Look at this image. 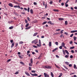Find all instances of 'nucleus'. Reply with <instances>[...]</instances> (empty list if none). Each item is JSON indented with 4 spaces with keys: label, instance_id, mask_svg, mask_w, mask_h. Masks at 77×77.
Masks as SVG:
<instances>
[{
    "label": "nucleus",
    "instance_id": "16",
    "mask_svg": "<svg viewBox=\"0 0 77 77\" xmlns=\"http://www.w3.org/2000/svg\"><path fill=\"white\" fill-rule=\"evenodd\" d=\"M61 45L62 47H64V46L65 45V43L63 42L61 44Z\"/></svg>",
    "mask_w": 77,
    "mask_h": 77
},
{
    "label": "nucleus",
    "instance_id": "48",
    "mask_svg": "<svg viewBox=\"0 0 77 77\" xmlns=\"http://www.w3.org/2000/svg\"><path fill=\"white\" fill-rule=\"evenodd\" d=\"M73 35H74V34H72L70 35V37H72V36H73Z\"/></svg>",
    "mask_w": 77,
    "mask_h": 77
},
{
    "label": "nucleus",
    "instance_id": "39",
    "mask_svg": "<svg viewBox=\"0 0 77 77\" xmlns=\"http://www.w3.org/2000/svg\"><path fill=\"white\" fill-rule=\"evenodd\" d=\"M63 30H62L61 31V32L60 33H61V34H62V33H63Z\"/></svg>",
    "mask_w": 77,
    "mask_h": 77
},
{
    "label": "nucleus",
    "instance_id": "12",
    "mask_svg": "<svg viewBox=\"0 0 77 77\" xmlns=\"http://www.w3.org/2000/svg\"><path fill=\"white\" fill-rule=\"evenodd\" d=\"M12 45H11V48H13L14 46V43L13 42L12 43Z\"/></svg>",
    "mask_w": 77,
    "mask_h": 77
},
{
    "label": "nucleus",
    "instance_id": "10",
    "mask_svg": "<svg viewBox=\"0 0 77 77\" xmlns=\"http://www.w3.org/2000/svg\"><path fill=\"white\" fill-rule=\"evenodd\" d=\"M58 20L60 21H62V20H64V19L63 18H59Z\"/></svg>",
    "mask_w": 77,
    "mask_h": 77
},
{
    "label": "nucleus",
    "instance_id": "64",
    "mask_svg": "<svg viewBox=\"0 0 77 77\" xmlns=\"http://www.w3.org/2000/svg\"><path fill=\"white\" fill-rule=\"evenodd\" d=\"M74 8L75 9H77V7H74Z\"/></svg>",
    "mask_w": 77,
    "mask_h": 77
},
{
    "label": "nucleus",
    "instance_id": "63",
    "mask_svg": "<svg viewBox=\"0 0 77 77\" xmlns=\"http://www.w3.org/2000/svg\"><path fill=\"white\" fill-rule=\"evenodd\" d=\"M33 4L35 5H37V4L35 2H34Z\"/></svg>",
    "mask_w": 77,
    "mask_h": 77
},
{
    "label": "nucleus",
    "instance_id": "15",
    "mask_svg": "<svg viewBox=\"0 0 77 77\" xmlns=\"http://www.w3.org/2000/svg\"><path fill=\"white\" fill-rule=\"evenodd\" d=\"M37 35H38V32H35L33 36H36Z\"/></svg>",
    "mask_w": 77,
    "mask_h": 77
},
{
    "label": "nucleus",
    "instance_id": "8",
    "mask_svg": "<svg viewBox=\"0 0 77 77\" xmlns=\"http://www.w3.org/2000/svg\"><path fill=\"white\" fill-rule=\"evenodd\" d=\"M25 74H26V75H27L28 76H30V74L29 73L27 72H25Z\"/></svg>",
    "mask_w": 77,
    "mask_h": 77
},
{
    "label": "nucleus",
    "instance_id": "41",
    "mask_svg": "<svg viewBox=\"0 0 77 77\" xmlns=\"http://www.w3.org/2000/svg\"><path fill=\"white\" fill-rule=\"evenodd\" d=\"M72 65L71 64H70L69 65V67H72Z\"/></svg>",
    "mask_w": 77,
    "mask_h": 77
},
{
    "label": "nucleus",
    "instance_id": "22",
    "mask_svg": "<svg viewBox=\"0 0 77 77\" xmlns=\"http://www.w3.org/2000/svg\"><path fill=\"white\" fill-rule=\"evenodd\" d=\"M14 3L15 4H17V5H19V2H17L15 1L14 2Z\"/></svg>",
    "mask_w": 77,
    "mask_h": 77
},
{
    "label": "nucleus",
    "instance_id": "36",
    "mask_svg": "<svg viewBox=\"0 0 77 77\" xmlns=\"http://www.w3.org/2000/svg\"><path fill=\"white\" fill-rule=\"evenodd\" d=\"M30 10V8L29 7H28V12H29V11Z\"/></svg>",
    "mask_w": 77,
    "mask_h": 77
},
{
    "label": "nucleus",
    "instance_id": "30",
    "mask_svg": "<svg viewBox=\"0 0 77 77\" xmlns=\"http://www.w3.org/2000/svg\"><path fill=\"white\" fill-rule=\"evenodd\" d=\"M65 25H67V24H68V22H67V21H65Z\"/></svg>",
    "mask_w": 77,
    "mask_h": 77
},
{
    "label": "nucleus",
    "instance_id": "27",
    "mask_svg": "<svg viewBox=\"0 0 77 77\" xmlns=\"http://www.w3.org/2000/svg\"><path fill=\"white\" fill-rule=\"evenodd\" d=\"M53 11H54V12H56V11L58 12V11H59V10H58L54 9L53 10Z\"/></svg>",
    "mask_w": 77,
    "mask_h": 77
},
{
    "label": "nucleus",
    "instance_id": "42",
    "mask_svg": "<svg viewBox=\"0 0 77 77\" xmlns=\"http://www.w3.org/2000/svg\"><path fill=\"white\" fill-rule=\"evenodd\" d=\"M33 47L34 48H37L38 47H37L35 45H34L33 46Z\"/></svg>",
    "mask_w": 77,
    "mask_h": 77
},
{
    "label": "nucleus",
    "instance_id": "34",
    "mask_svg": "<svg viewBox=\"0 0 77 77\" xmlns=\"http://www.w3.org/2000/svg\"><path fill=\"white\" fill-rule=\"evenodd\" d=\"M53 1H50L49 2L50 5H52L53 4Z\"/></svg>",
    "mask_w": 77,
    "mask_h": 77
},
{
    "label": "nucleus",
    "instance_id": "40",
    "mask_svg": "<svg viewBox=\"0 0 77 77\" xmlns=\"http://www.w3.org/2000/svg\"><path fill=\"white\" fill-rule=\"evenodd\" d=\"M74 68L75 69V68H76V65H75V64L74 65Z\"/></svg>",
    "mask_w": 77,
    "mask_h": 77
},
{
    "label": "nucleus",
    "instance_id": "35",
    "mask_svg": "<svg viewBox=\"0 0 77 77\" xmlns=\"http://www.w3.org/2000/svg\"><path fill=\"white\" fill-rule=\"evenodd\" d=\"M45 9H47V3L45 4Z\"/></svg>",
    "mask_w": 77,
    "mask_h": 77
},
{
    "label": "nucleus",
    "instance_id": "4",
    "mask_svg": "<svg viewBox=\"0 0 77 77\" xmlns=\"http://www.w3.org/2000/svg\"><path fill=\"white\" fill-rule=\"evenodd\" d=\"M38 40L37 39L35 40L32 42V44L35 43H38Z\"/></svg>",
    "mask_w": 77,
    "mask_h": 77
},
{
    "label": "nucleus",
    "instance_id": "37",
    "mask_svg": "<svg viewBox=\"0 0 77 77\" xmlns=\"http://www.w3.org/2000/svg\"><path fill=\"white\" fill-rule=\"evenodd\" d=\"M19 44H23V42H20L19 43Z\"/></svg>",
    "mask_w": 77,
    "mask_h": 77
},
{
    "label": "nucleus",
    "instance_id": "17",
    "mask_svg": "<svg viewBox=\"0 0 77 77\" xmlns=\"http://www.w3.org/2000/svg\"><path fill=\"white\" fill-rule=\"evenodd\" d=\"M20 64H21V65H25L24 63H23V62L22 61H21L20 62Z\"/></svg>",
    "mask_w": 77,
    "mask_h": 77
},
{
    "label": "nucleus",
    "instance_id": "5",
    "mask_svg": "<svg viewBox=\"0 0 77 77\" xmlns=\"http://www.w3.org/2000/svg\"><path fill=\"white\" fill-rule=\"evenodd\" d=\"M48 24H50L51 25H54V23H52L51 21H49L48 22Z\"/></svg>",
    "mask_w": 77,
    "mask_h": 77
},
{
    "label": "nucleus",
    "instance_id": "9",
    "mask_svg": "<svg viewBox=\"0 0 77 77\" xmlns=\"http://www.w3.org/2000/svg\"><path fill=\"white\" fill-rule=\"evenodd\" d=\"M75 32H77V30H73L71 31V33H75Z\"/></svg>",
    "mask_w": 77,
    "mask_h": 77
},
{
    "label": "nucleus",
    "instance_id": "47",
    "mask_svg": "<svg viewBox=\"0 0 77 77\" xmlns=\"http://www.w3.org/2000/svg\"><path fill=\"white\" fill-rule=\"evenodd\" d=\"M19 56L20 59H23V57H21L20 55Z\"/></svg>",
    "mask_w": 77,
    "mask_h": 77
},
{
    "label": "nucleus",
    "instance_id": "2",
    "mask_svg": "<svg viewBox=\"0 0 77 77\" xmlns=\"http://www.w3.org/2000/svg\"><path fill=\"white\" fill-rule=\"evenodd\" d=\"M30 74H31V75H32V76H38V74H37L36 73L33 74L32 73L30 72Z\"/></svg>",
    "mask_w": 77,
    "mask_h": 77
},
{
    "label": "nucleus",
    "instance_id": "6",
    "mask_svg": "<svg viewBox=\"0 0 77 77\" xmlns=\"http://www.w3.org/2000/svg\"><path fill=\"white\" fill-rule=\"evenodd\" d=\"M8 5L9 6H10V7H13L14 6V5H12V4L11 3H10L8 4Z\"/></svg>",
    "mask_w": 77,
    "mask_h": 77
},
{
    "label": "nucleus",
    "instance_id": "32",
    "mask_svg": "<svg viewBox=\"0 0 77 77\" xmlns=\"http://www.w3.org/2000/svg\"><path fill=\"white\" fill-rule=\"evenodd\" d=\"M11 59H8L7 61V63L9 62H10V61H11Z\"/></svg>",
    "mask_w": 77,
    "mask_h": 77
},
{
    "label": "nucleus",
    "instance_id": "52",
    "mask_svg": "<svg viewBox=\"0 0 77 77\" xmlns=\"http://www.w3.org/2000/svg\"><path fill=\"white\" fill-rule=\"evenodd\" d=\"M25 21L26 23H28V21H27V20L26 19L25 20Z\"/></svg>",
    "mask_w": 77,
    "mask_h": 77
},
{
    "label": "nucleus",
    "instance_id": "21",
    "mask_svg": "<svg viewBox=\"0 0 77 77\" xmlns=\"http://www.w3.org/2000/svg\"><path fill=\"white\" fill-rule=\"evenodd\" d=\"M14 29V26H11L9 27V29Z\"/></svg>",
    "mask_w": 77,
    "mask_h": 77
},
{
    "label": "nucleus",
    "instance_id": "33",
    "mask_svg": "<svg viewBox=\"0 0 77 77\" xmlns=\"http://www.w3.org/2000/svg\"><path fill=\"white\" fill-rule=\"evenodd\" d=\"M29 23H27V24H26V25L25 27H28V26H29Z\"/></svg>",
    "mask_w": 77,
    "mask_h": 77
},
{
    "label": "nucleus",
    "instance_id": "45",
    "mask_svg": "<svg viewBox=\"0 0 77 77\" xmlns=\"http://www.w3.org/2000/svg\"><path fill=\"white\" fill-rule=\"evenodd\" d=\"M14 14L15 15H17V16H18V14L17 13H14Z\"/></svg>",
    "mask_w": 77,
    "mask_h": 77
},
{
    "label": "nucleus",
    "instance_id": "46",
    "mask_svg": "<svg viewBox=\"0 0 77 77\" xmlns=\"http://www.w3.org/2000/svg\"><path fill=\"white\" fill-rule=\"evenodd\" d=\"M73 48H74V46H73L70 48V49H73Z\"/></svg>",
    "mask_w": 77,
    "mask_h": 77
},
{
    "label": "nucleus",
    "instance_id": "7",
    "mask_svg": "<svg viewBox=\"0 0 77 77\" xmlns=\"http://www.w3.org/2000/svg\"><path fill=\"white\" fill-rule=\"evenodd\" d=\"M14 8H18L19 9L20 8V6L18 5V6L17 5H15L14 6Z\"/></svg>",
    "mask_w": 77,
    "mask_h": 77
},
{
    "label": "nucleus",
    "instance_id": "29",
    "mask_svg": "<svg viewBox=\"0 0 77 77\" xmlns=\"http://www.w3.org/2000/svg\"><path fill=\"white\" fill-rule=\"evenodd\" d=\"M74 39V41H76V37L75 36H74L73 37Z\"/></svg>",
    "mask_w": 77,
    "mask_h": 77
},
{
    "label": "nucleus",
    "instance_id": "62",
    "mask_svg": "<svg viewBox=\"0 0 77 77\" xmlns=\"http://www.w3.org/2000/svg\"><path fill=\"white\" fill-rule=\"evenodd\" d=\"M64 34H65L66 35H68V34L66 32H64Z\"/></svg>",
    "mask_w": 77,
    "mask_h": 77
},
{
    "label": "nucleus",
    "instance_id": "23",
    "mask_svg": "<svg viewBox=\"0 0 77 77\" xmlns=\"http://www.w3.org/2000/svg\"><path fill=\"white\" fill-rule=\"evenodd\" d=\"M30 62L31 63H33V59L32 58H31L30 60Z\"/></svg>",
    "mask_w": 77,
    "mask_h": 77
},
{
    "label": "nucleus",
    "instance_id": "31",
    "mask_svg": "<svg viewBox=\"0 0 77 77\" xmlns=\"http://www.w3.org/2000/svg\"><path fill=\"white\" fill-rule=\"evenodd\" d=\"M62 75V73H60L58 77H61Z\"/></svg>",
    "mask_w": 77,
    "mask_h": 77
},
{
    "label": "nucleus",
    "instance_id": "51",
    "mask_svg": "<svg viewBox=\"0 0 77 77\" xmlns=\"http://www.w3.org/2000/svg\"><path fill=\"white\" fill-rule=\"evenodd\" d=\"M71 53H74V51L73 50H72L71 51Z\"/></svg>",
    "mask_w": 77,
    "mask_h": 77
},
{
    "label": "nucleus",
    "instance_id": "55",
    "mask_svg": "<svg viewBox=\"0 0 77 77\" xmlns=\"http://www.w3.org/2000/svg\"><path fill=\"white\" fill-rule=\"evenodd\" d=\"M55 44L57 45H58V42H56Z\"/></svg>",
    "mask_w": 77,
    "mask_h": 77
},
{
    "label": "nucleus",
    "instance_id": "11",
    "mask_svg": "<svg viewBox=\"0 0 77 77\" xmlns=\"http://www.w3.org/2000/svg\"><path fill=\"white\" fill-rule=\"evenodd\" d=\"M32 27L31 26H29L28 27L26 28H25L26 30H28V29H30Z\"/></svg>",
    "mask_w": 77,
    "mask_h": 77
},
{
    "label": "nucleus",
    "instance_id": "58",
    "mask_svg": "<svg viewBox=\"0 0 77 77\" xmlns=\"http://www.w3.org/2000/svg\"><path fill=\"white\" fill-rule=\"evenodd\" d=\"M18 74V72H17L15 73V74L17 75Z\"/></svg>",
    "mask_w": 77,
    "mask_h": 77
},
{
    "label": "nucleus",
    "instance_id": "60",
    "mask_svg": "<svg viewBox=\"0 0 77 77\" xmlns=\"http://www.w3.org/2000/svg\"><path fill=\"white\" fill-rule=\"evenodd\" d=\"M63 54H64V55H65V51H63Z\"/></svg>",
    "mask_w": 77,
    "mask_h": 77
},
{
    "label": "nucleus",
    "instance_id": "26",
    "mask_svg": "<svg viewBox=\"0 0 77 77\" xmlns=\"http://www.w3.org/2000/svg\"><path fill=\"white\" fill-rule=\"evenodd\" d=\"M21 14H23V15H25V14H26V12H21Z\"/></svg>",
    "mask_w": 77,
    "mask_h": 77
},
{
    "label": "nucleus",
    "instance_id": "54",
    "mask_svg": "<svg viewBox=\"0 0 77 77\" xmlns=\"http://www.w3.org/2000/svg\"><path fill=\"white\" fill-rule=\"evenodd\" d=\"M31 72H33L34 73H35V70H32L31 71Z\"/></svg>",
    "mask_w": 77,
    "mask_h": 77
},
{
    "label": "nucleus",
    "instance_id": "59",
    "mask_svg": "<svg viewBox=\"0 0 77 77\" xmlns=\"http://www.w3.org/2000/svg\"><path fill=\"white\" fill-rule=\"evenodd\" d=\"M56 57H57V58H59V57L58 55H56Z\"/></svg>",
    "mask_w": 77,
    "mask_h": 77
},
{
    "label": "nucleus",
    "instance_id": "18",
    "mask_svg": "<svg viewBox=\"0 0 77 77\" xmlns=\"http://www.w3.org/2000/svg\"><path fill=\"white\" fill-rule=\"evenodd\" d=\"M65 51L66 53V54H69V52H68V51L65 50Z\"/></svg>",
    "mask_w": 77,
    "mask_h": 77
},
{
    "label": "nucleus",
    "instance_id": "28",
    "mask_svg": "<svg viewBox=\"0 0 77 77\" xmlns=\"http://www.w3.org/2000/svg\"><path fill=\"white\" fill-rule=\"evenodd\" d=\"M30 12L31 14H33V10L32 9L30 10Z\"/></svg>",
    "mask_w": 77,
    "mask_h": 77
},
{
    "label": "nucleus",
    "instance_id": "19",
    "mask_svg": "<svg viewBox=\"0 0 77 77\" xmlns=\"http://www.w3.org/2000/svg\"><path fill=\"white\" fill-rule=\"evenodd\" d=\"M51 77H54V75H53V73L52 72H51Z\"/></svg>",
    "mask_w": 77,
    "mask_h": 77
},
{
    "label": "nucleus",
    "instance_id": "25",
    "mask_svg": "<svg viewBox=\"0 0 77 77\" xmlns=\"http://www.w3.org/2000/svg\"><path fill=\"white\" fill-rule=\"evenodd\" d=\"M69 57V55H66L65 56V57L66 58H68Z\"/></svg>",
    "mask_w": 77,
    "mask_h": 77
},
{
    "label": "nucleus",
    "instance_id": "1",
    "mask_svg": "<svg viewBox=\"0 0 77 77\" xmlns=\"http://www.w3.org/2000/svg\"><path fill=\"white\" fill-rule=\"evenodd\" d=\"M44 75L45 77H49V75L45 73H44Z\"/></svg>",
    "mask_w": 77,
    "mask_h": 77
},
{
    "label": "nucleus",
    "instance_id": "13",
    "mask_svg": "<svg viewBox=\"0 0 77 77\" xmlns=\"http://www.w3.org/2000/svg\"><path fill=\"white\" fill-rule=\"evenodd\" d=\"M49 47H51V42H50L49 43Z\"/></svg>",
    "mask_w": 77,
    "mask_h": 77
},
{
    "label": "nucleus",
    "instance_id": "3",
    "mask_svg": "<svg viewBox=\"0 0 77 77\" xmlns=\"http://www.w3.org/2000/svg\"><path fill=\"white\" fill-rule=\"evenodd\" d=\"M45 67L46 68H47L48 69H51V66H45Z\"/></svg>",
    "mask_w": 77,
    "mask_h": 77
},
{
    "label": "nucleus",
    "instance_id": "49",
    "mask_svg": "<svg viewBox=\"0 0 77 77\" xmlns=\"http://www.w3.org/2000/svg\"><path fill=\"white\" fill-rule=\"evenodd\" d=\"M13 40H11L10 41V42L11 43H13Z\"/></svg>",
    "mask_w": 77,
    "mask_h": 77
},
{
    "label": "nucleus",
    "instance_id": "20",
    "mask_svg": "<svg viewBox=\"0 0 77 77\" xmlns=\"http://www.w3.org/2000/svg\"><path fill=\"white\" fill-rule=\"evenodd\" d=\"M65 63L67 65H69V62H65Z\"/></svg>",
    "mask_w": 77,
    "mask_h": 77
},
{
    "label": "nucleus",
    "instance_id": "56",
    "mask_svg": "<svg viewBox=\"0 0 77 77\" xmlns=\"http://www.w3.org/2000/svg\"><path fill=\"white\" fill-rule=\"evenodd\" d=\"M29 66H32V64L31 63H29Z\"/></svg>",
    "mask_w": 77,
    "mask_h": 77
},
{
    "label": "nucleus",
    "instance_id": "38",
    "mask_svg": "<svg viewBox=\"0 0 77 77\" xmlns=\"http://www.w3.org/2000/svg\"><path fill=\"white\" fill-rule=\"evenodd\" d=\"M18 45V43H17L16 44H15L16 47H17Z\"/></svg>",
    "mask_w": 77,
    "mask_h": 77
},
{
    "label": "nucleus",
    "instance_id": "43",
    "mask_svg": "<svg viewBox=\"0 0 77 77\" xmlns=\"http://www.w3.org/2000/svg\"><path fill=\"white\" fill-rule=\"evenodd\" d=\"M64 67L66 69H68V68L66 66H64Z\"/></svg>",
    "mask_w": 77,
    "mask_h": 77
},
{
    "label": "nucleus",
    "instance_id": "24",
    "mask_svg": "<svg viewBox=\"0 0 77 77\" xmlns=\"http://www.w3.org/2000/svg\"><path fill=\"white\" fill-rule=\"evenodd\" d=\"M47 22L46 21L45 22H44L42 24L43 25H44V24H46L47 23Z\"/></svg>",
    "mask_w": 77,
    "mask_h": 77
},
{
    "label": "nucleus",
    "instance_id": "57",
    "mask_svg": "<svg viewBox=\"0 0 77 77\" xmlns=\"http://www.w3.org/2000/svg\"><path fill=\"white\" fill-rule=\"evenodd\" d=\"M31 69H32L31 68V67H29V71H30V70H31Z\"/></svg>",
    "mask_w": 77,
    "mask_h": 77
},
{
    "label": "nucleus",
    "instance_id": "53",
    "mask_svg": "<svg viewBox=\"0 0 77 77\" xmlns=\"http://www.w3.org/2000/svg\"><path fill=\"white\" fill-rule=\"evenodd\" d=\"M62 47H63L62 46H60L59 47V48L60 49H62Z\"/></svg>",
    "mask_w": 77,
    "mask_h": 77
},
{
    "label": "nucleus",
    "instance_id": "61",
    "mask_svg": "<svg viewBox=\"0 0 77 77\" xmlns=\"http://www.w3.org/2000/svg\"><path fill=\"white\" fill-rule=\"evenodd\" d=\"M72 57H73V56L72 55H70V58L71 59H72Z\"/></svg>",
    "mask_w": 77,
    "mask_h": 77
},
{
    "label": "nucleus",
    "instance_id": "14",
    "mask_svg": "<svg viewBox=\"0 0 77 77\" xmlns=\"http://www.w3.org/2000/svg\"><path fill=\"white\" fill-rule=\"evenodd\" d=\"M39 44L40 46H41V40H39Z\"/></svg>",
    "mask_w": 77,
    "mask_h": 77
},
{
    "label": "nucleus",
    "instance_id": "50",
    "mask_svg": "<svg viewBox=\"0 0 77 77\" xmlns=\"http://www.w3.org/2000/svg\"><path fill=\"white\" fill-rule=\"evenodd\" d=\"M41 56L40 55L39 57H38V59H41Z\"/></svg>",
    "mask_w": 77,
    "mask_h": 77
},
{
    "label": "nucleus",
    "instance_id": "44",
    "mask_svg": "<svg viewBox=\"0 0 77 77\" xmlns=\"http://www.w3.org/2000/svg\"><path fill=\"white\" fill-rule=\"evenodd\" d=\"M60 29H58L56 30L57 32H58V31H60Z\"/></svg>",
    "mask_w": 77,
    "mask_h": 77
}]
</instances>
